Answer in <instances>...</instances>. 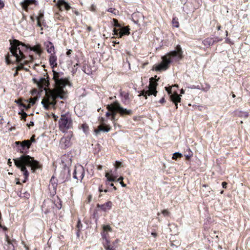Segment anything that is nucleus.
Masks as SVG:
<instances>
[{"label": "nucleus", "mask_w": 250, "mask_h": 250, "mask_svg": "<svg viewBox=\"0 0 250 250\" xmlns=\"http://www.w3.org/2000/svg\"><path fill=\"white\" fill-rule=\"evenodd\" d=\"M52 72L56 89L48 92L45 98L42 101L41 104L46 110H48L50 107H54L58 98L62 100L66 98L67 92L63 88L70 83L67 79L64 78L63 73L57 72L53 69Z\"/></svg>", "instance_id": "obj_1"}, {"label": "nucleus", "mask_w": 250, "mask_h": 250, "mask_svg": "<svg viewBox=\"0 0 250 250\" xmlns=\"http://www.w3.org/2000/svg\"><path fill=\"white\" fill-rule=\"evenodd\" d=\"M10 42L11 47L9 49L11 55L16 58V60L19 62L25 59L26 57L24 53L28 49L38 54H40L42 52L39 45L31 47L29 45H26L16 39L10 41Z\"/></svg>", "instance_id": "obj_2"}, {"label": "nucleus", "mask_w": 250, "mask_h": 250, "mask_svg": "<svg viewBox=\"0 0 250 250\" xmlns=\"http://www.w3.org/2000/svg\"><path fill=\"white\" fill-rule=\"evenodd\" d=\"M15 166L22 172L24 176L22 182L25 183L28 180L29 172L26 167H30L33 172L39 168V163L34 157L26 154L22 155L20 157L14 159Z\"/></svg>", "instance_id": "obj_3"}, {"label": "nucleus", "mask_w": 250, "mask_h": 250, "mask_svg": "<svg viewBox=\"0 0 250 250\" xmlns=\"http://www.w3.org/2000/svg\"><path fill=\"white\" fill-rule=\"evenodd\" d=\"M183 58V51L180 45H177L176 50L170 51L162 57V62L155 65L154 69L156 71H161L167 69L170 64L177 62Z\"/></svg>", "instance_id": "obj_4"}, {"label": "nucleus", "mask_w": 250, "mask_h": 250, "mask_svg": "<svg viewBox=\"0 0 250 250\" xmlns=\"http://www.w3.org/2000/svg\"><path fill=\"white\" fill-rule=\"evenodd\" d=\"M157 85V83L156 82L154 81V78L151 77L150 78L149 84L148 86V89L146 90H143L141 91L140 94L139 95V96L141 95L145 97L146 99L147 98V95H154L156 96L157 95V91L156 90V87Z\"/></svg>", "instance_id": "obj_5"}, {"label": "nucleus", "mask_w": 250, "mask_h": 250, "mask_svg": "<svg viewBox=\"0 0 250 250\" xmlns=\"http://www.w3.org/2000/svg\"><path fill=\"white\" fill-rule=\"evenodd\" d=\"M59 127L61 129H68L72 127V121L68 113L61 115L59 122Z\"/></svg>", "instance_id": "obj_6"}, {"label": "nucleus", "mask_w": 250, "mask_h": 250, "mask_svg": "<svg viewBox=\"0 0 250 250\" xmlns=\"http://www.w3.org/2000/svg\"><path fill=\"white\" fill-rule=\"evenodd\" d=\"M112 104L114 106V109H116L118 113L122 116L125 115H131L133 113L132 110L127 109L126 108L123 107L118 101H115L112 103Z\"/></svg>", "instance_id": "obj_7"}, {"label": "nucleus", "mask_w": 250, "mask_h": 250, "mask_svg": "<svg viewBox=\"0 0 250 250\" xmlns=\"http://www.w3.org/2000/svg\"><path fill=\"white\" fill-rule=\"evenodd\" d=\"M165 88L169 96L170 101L175 104L176 109H177L178 108V103L181 102V100L180 95L176 92L172 93L171 87H165Z\"/></svg>", "instance_id": "obj_8"}, {"label": "nucleus", "mask_w": 250, "mask_h": 250, "mask_svg": "<svg viewBox=\"0 0 250 250\" xmlns=\"http://www.w3.org/2000/svg\"><path fill=\"white\" fill-rule=\"evenodd\" d=\"M17 245L15 239H10L9 236L5 234V242L3 244L4 250H15V248Z\"/></svg>", "instance_id": "obj_9"}, {"label": "nucleus", "mask_w": 250, "mask_h": 250, "mask_svg": "<svg viewBox=\"0 0 250 250\" xmlns=\"http://www.w3.org/2000/svg\"><path fill=\"white\" fill-rule=\"evenodd\" d=\"M48 76H47L46 78L40 77L39 79L34 78L32 79L33 82L36 83L38 86L41 88H43L45 87H48L49 84Z\"/></svg>", "instance_id": "obj_10"}, {"label": "nucleus", "mask_w": 250, "mask_h": 250, "mask_svg": "<svg viewBox=\"0 0 250 250\" xmlns=\"http://www.w3.org/2000/svg\"><path fill=\"white\" fill-rule=\"evenodd\" d=\"M84 175V171L81 166L76 167L73 173V177L77 180H82Z\"/></svg>", "instance_id": "obj_11"}, {"label": "nucleus", "mask_w": 250, "mask_h": 250, "mask_svg": "<svg viewBox=\"0 0 250 250\" xmlns=\"http://www.w3.org/2000/svg\"><path fill=\"white\" fill-rule=\"evenodd\" d=\"M70 169L68 167L64 165L63 169L61 171L60 175V178L61 179L62 182L67 181L70 177Z\"/></svg>", "instance_id": "obj_12"}, {"label": "nucleus", "mask_w": 250, "mask_h": 250, "mask_svg": "<svg viewBox=\"0 0 250 250\" xmlns=\"http://www.w3.org/2000/svg\"><path fill=\"white\" fill-rule=\"evenodd\" d=\"M130 29L127 26H122L120 29L114 28V35L122 38L124 35H128L130 34Z\"/></svg>", "instance_id": "obj_13"}, {"label": "nucleus", "mask_w": 250, "mask_h": 250, "mask_svg": "<svg viewBox=\"0 0 250 250\" xmlns=\"http://www.w3.org/2000/svg\"><path fill=\"white\" fill-rule=\"evenodd\" d=\"M222 41V38H219L218 37L211 38L208 37L203 41V43L204 45L207 47H210L214 43L217 42Z\"/></svg>", "instance_id": "obj_14"}, {"label": "nucleus", "mask_w": 250, "mask_h": 250, "mask_svg": "<svg viewBox=\"0 0 250 250\" xmlns=\"http://www.w3.org/2000/svg\"><path fill=\"white\" fill-rule=\"evenodd\" d=\"M15 144L17 146H19V145H20L21 148L19 149L20 152L22 153L23 152L25 148L29 149L31 146V142L28 140H24L22 142L17 141L15 142Z\"/></svg>", "instance_id": "obj_15"}, {"label": "nucleus", "mask_w": 250, "mask_h": 250, "mask_svg": "<svg viewBox=\"0 0 250 250\" xmlns=\"http://www.w3.org/2000/svg\"><path fill=\"white\" fill-rule=\"evenodd\" d=\"M20 4L23 9L27 11L28 6L32 4L35 5H37L38 1L37 0H23L21 2Z\"/></svg>", "instance_id": "obj_16"}, {"label": "nucleus", "mask_w": 250, "mask_h": 250, "mask_svg": "<svg viewBox=\"0 0 250 250\" xmlns=\"http://www.w3.org/2000/svg\"><path fill=\"white\" fill-rule=\"evenodd\" d=\"M114 106L112 104H107L106 106V108L108 110L110 111H112V115L111 117V120L113 121V123H115L116 121L118 120L117 118V114L118 113L116 109H114Z\"/></svg>", "instance_id": "obj_17"}, {"label": "nucleus", "mask_w": 250, "mask_h": 250, "mask_svg": "<svg viewBox=\"0 0 250 250\" xmlns=\"http://www.w3.org/2000/svg\"><path fill=\"white\" fill-rule=\"evenodd\" d=\"M112 203L111 201H108L106 203L100 205L98 204L97 205V208H99L103 211L106 212L111 208Z\"/></svg>", "instance_id": "obj_18"}, {"label": "nucleus", "mask_w": 250, "mask_h": 250, "mask_svg": "<svg viewBox=\"0 0 250 250\" xmlns=\"http://www.w3.org/2000/svg\"><path fill=\"white\" fill-rule=\"evenodd\" d=\"M105 176L107 178L105 182V184L106 185H109L110 182L116 181V179L117 178V176L112 172V170H111L110 172L106 173Z\"/></svg>", "instance_id": "obj_19"}, {"label": "nucleus", "mask_w": 250, "mask_h": 250, "mask_svg": "<svg viewBox=\"0 0 250 250\" xmlns=\"http://www.w3.org/2000/svg\"><path fill=\"white\" fill-rule=\"evenodd\" d=\"M57 5L61 10H63L64 9L68 10L70 8V6L69 4L64 0H58Z\"/></svg>", "instance_id": "obj_20"}, {"label": "nucleus", "mask_w": 250, "mask_h": 250, "mask_svg": "<svg viewBox=\"0 0 250 250\" xmlns=\"http://www.w3.org/2000/svg\"><path fill=\"white\" fill-rule=\"evenodd\" d=\"M60 144L61 147L65 149L71 145L70 138L69 137H63L61 139Z\"/></svg>", "instance_id": "obj_21"}, {"label": "nucleus", "mask_w": 250, "mask_h": 250, "mask_svg": "<svg viewBox=\"0 0 250 250\" xmlns=\"http://www.w3.org/2000/svg\"><path fill=\"white\" fill-rule=\"evenodd\" d=\"M120 95L122 97V102L125 104H127L129 103V93L123 91L121 89L120 90Z\"/></svg>", "instance_id": "obj_22"}, {"label": "nucleus", "mask_w": 250, "mask_h": 250, "mask_svg": "<svg viewBox=\"0 0 250 250\" xmlns=\"http://www.w3.org/2000/svg\"><path fill=\"white\" fill-rule=\"evenodd\" d=\"M44 45L46 48L47 52L51 54L55 53V48L53 44L51 42H47L44 43Z\"/></svg>", "instance_id": "obj_23"}, {"label": "nucleus", "mask_w": 250, "mask_h": 250, "mask_svg": "<svg viewBox=\"0 0 250 250\" xmlns=\"http://www.w3.org/2000/svg\"><path fill=\"white\" fill-rule=\"evenodd\" d=\"M57 56L55 55L54 53H52L50 55L49 61V64L52 68H54L57 65Z\"/></svg>", "instance_id": "obj_24"}, {"label": "nucleus", "mask_w": 250, "mask_h": 250, "mask_svg": "<svg viewBox=\"0 0 250 250\" xmlns=\"http://www.w3.org/2000/svg\"><path fill=\"white\" fill-rule=\"evenodd\" d=\"M110 130V127L109 126H103L102 125L98 126L97 129L95 130L96 135H98L101 131L108 132Z\"/></svg>", "instance_id": "obj_25"}, {"label": "nucleus", "mask_w": 250, "mask_h": 250, "mask_svg": "<svg viewBox=\"0 0 250 250\" xmlns=\"http://www.w3.org/2000/svg\"><path fill=\"white\" fill-rule=\"evenodd\" d=\"M37 21H42L43 23H45L44 19V12L43 11L40 10L39 11L38 14L36 17Z\"/></svg>", "instance_id": "obj_26"}, {"label": "nucleus", "mask_w": 250, "mask_h": 250, "mask_svg": "<svg viewBox=\"0 0 250 250\" xmlns=\"http://www.w3.org/2000/svg\"><path fill=\"white\" fill-rule=\"evenodd\" d=\"M57 187V186L49 185L48 189L50 192V196L51 197L54 196L56 194Z\"/></svg>", "instance_id": "obj_27"}, {"label": "nucleus", "mask_w": 250, "mask_h": 250, "mask_svg": "<svg viewBox=\"0 0 250 250\" xmlns=\"http://www.w3.org/2000/svg\"><path fill=\"white\" fill-rule=\"evenodd\" d=\"M103 243L104 247L106 250H109L112 248V246H110V241L108 239H106V240Z\"/></svg>", "instance_id": "obj_28"}, {"label": "nucleus", "mask_w": 250, "mask_h": 250, "mask_svg": "<svg viewBox=\"0 0 250 250\" xmlns=\"http://www.w3.org/2000/svg\"><path fill=\"white\" fill-rule=\"evenodd\" d=\"M186 154H185V156L187 160H189L191 157L193 155L192 152L190 150L189 148H188L186 151Z\"/></svg>", "instance_id": "obj_29"}, {"label": "nucleus", "mask_w": 250, "mask_h": 250, "mask_svg": "<svg viewBox=\"0 0 250 250\" xmlns=\"http://www.w3.org/2000/svg\"><path fill=\"white\" fill-rule=\"evenodd\" d=\"M113 23V25L116 28H119V29H120L122 28V26L118 22V21L116 19H112Z\"/></svg>", "instance_id": "obj_30"}, {"label": "nucleus", "mask_w": 250, "mask_h": 250, "mask_svg": "<svg viewBox=\"0 0 250 250\" xmlns=\"http://www.w3.org/2000/svg\"><path fill=\"white\" fill-rule=\"evenodd\" d=\"M113 23V25L116 28H119V29H120L122 28V26L118 22V21L116 19H112Z\"/></svg>", "instance_id": "obj_31"}, {"label": "nucleus", "mask_w": 250, "mask_h": 250, "mask_svg": "<svg viewBox=\"0 0 250 250\" xmlns=\"http://www.w3.org/2000/svg\"><path fill=\"white\" fill-rule=\"evenodd\" d=\"M113 23V25L116 28H119V29H120L122 28V26L118 22V21L116 19H112Z\"/></svg>", "instance_id": "obj_32"}, {"label": "nucleus", "mask_w": 250, "mask_h": 250, "mask_svg": "<svg viewBox=\"0 0 250 250\" xmlns=\"http://www.w3.org/2000/svg\"><path fill=\"white\" fill-rule=\"evenodd\" d=\"M16 61H17V60H16ZM16 62H17L18 63H19V62H18L17 61H16ZM21 62H20V65H19L18 66H17V67H16V69H17V70H18V71L20 70H21V69H23V65H24V64H27V63H28V61H24V62H23V63H21ZM19 63H20V62H19Z\"/></svg>", "instance_id": "obj_33"}, {"label": "nucleus", "mask_w": 250, "mask_h": 250, "mask_svg": "<svg viewBox=\"0 0 250 250\" xmlns=\"http://www.w3.org/2000/svg\"><path fill=\"white\" fill-rule=\"evenodd\" d=\"M98 211H99V209H98L97 208L95 209L94 210V212L92 214L93 218V219H94L95 220V222L96 223L99 218V215H98Z\"/></svg>", "instance_id": "obj_34"}, {"label": "nucleus", "mask_w": 250, "mask_h": 250, "mask_svg": "<svg viewBox=\"0 0 250 250\" xmlns=\"http://www.w3.org/2000/svg\"><path fill=\"white\" fill-rule=\"evenodd\" d=\"M182 157V154L180 152H175L173 154L172 159L176 160Z\"/></svg>", "instance_id": "obj_35"}, {"label": "nucleus", "mask_w": 250, "mask_h": 250, "mask_svg": "<svg viewBox=\"0 0 250 250\" xmlns=\"http://www.w3.org/2000/svg\"><path fill=\"white\" fill-rule=\"evenodd\" d=\"M19 114L21 115V120H23L24 121H26V117L27 116V114L25 112L23 111V110H21V112H19Z\"/></svg>", "instance_id": "obj_36"}, {"label": "nucleus", "mask_w": 250, "mask_h": 250, "mask_svg": "<svg viewBox=\"0 0 250 250\" xmlns=\"http://www.w3.org/2000/svg\"><path fill=\"white\" fill-rule=\"evenodd\" d=\"M82 70L86 74H89L90 73V70L88 66L86 65L85 64H84L82 67Z\"/></svg>", "instance_id": "obj_37"}, {"label": "nucleus", "mask_w": 250, "mask_h": 250, "mask_svg": "<svg viewBox=\"0 0 250 250\" xmlns=\"http://www.w3.org/2000/svg\"><path fill=\"white\" fill-rule=\"evenodd\" d=\"M107 11L113 14L114 15H117L119 14V11L114 8H109L107 9Z\"/></svg>", "instance_id": "obj_38"}, {"label": "nucleus", "mask_w": 250, "mask_h": 250, "mask_svg": "<svg viewBox=\"0 0 250 250\" xmlns=\"http://www.w3.org/2000/svg\"><path fill=\"white\" fill-rule=\"evenodd\" d=\"M103 231L107 232V231H112V229L110 226L107 225H103Z\"/></svg>", "instance_id": "obj_39"}, {"label": "nucleus", "mask_w": 250, "mask_h": 250, "mask_svg": "<svg viewBox=\"0 0 250 250\" xmlns=\"http://www.w3.org/2000/svg\"><path fill=\"white\" fill-rule=\"evenodd\" d=\"M57 179H55L53 176L52 177V178H51L50 180V184L49 185H53L54 186H57L58 185V183H57Z\"/></svg>", "instance_id": "obj_40"}, {"label": "nucleus", "mask_w": 250, "mask_h": 250, "mask_svg": "<svg viewBox=\"0 0 250 250\" xmlns=\"http://www.w3.org/2000/svg\"><path fill=\"white\" fill-rule=\"evenodd\" d=\"M84 133H86L88 130V126L86 124H83L81 125Z\"/></svg>", "instance_id": "obj_41"}, {"label": "nucleus", "mask_w": 250, "mask_h": 250, "mask_svg": "<svg viewBox=\"0 0 250 250\" xmlns=\"http://www.w3.org/2000/svg\"><path fill=\"white\" fill-rule=\"evenodd\" d=\"M55 205L56 207L58 209H60L62 208V204L59 198H58L57 200L55 201Z\"/></svg>", "instance_id": "obj_42"}, {"label": "nucleus", "mask_w": 250, "mask_h": 250, "mask_svg": "<svg viewBox=\"0 0 250 250\" xmlns=\"http://www.w3.org/2000/svg\"><path fill=\"white\" fill-rule=\"evenodd\" d=\"M172 25L175 27H178L179 26L178 19H176V18H174L172 19Z\"/></svg>", "instance_id": "obj_43"}, {"label": "nucleus", "mask_w": 250, "mask_h": 250, "mask_svg": "<svg viewBox=\"0 0 250 250\" xmlns=\"http://www.w3.org/2000/svg\"><path fill=\"white\" fill-rule=\"evenodd\" d=\"M79 65V63H77L76 64L74 65L71 72L72 75H74L76 72L77 71L78 66Z\"/></svg>", "instance_id": "obj_44"}, {"label": "nucleus", "mask_w": 250, "mask_h": 250, "mask_svg": "<svg viewBox=\"0 0 250 250\" xmlns=\"http://www.w3.org/2000/svg\"><path fill=\"white\" fill-rule=\"evenodd\" d=\"M19 106L23 107L26 110H27L28 109H29L31 107V104H25L22 103H20L19 104Z\"/></svg>", "instance_id": "obj_45"}, {"label": "nucleus", "mask_w": 250, "mask_h": 250, "mask_svg": "<svg viewBox=\"0 0 250 250\" xmlns=\"http://www.w3.org/2000/svg\"><path fill=\"white\" fill-rule=\"evenodd\" d=\"M123 177L122 176L120 177L119 178L116 179V181H120V184L123 187H125L126 185L123 182Z\"/></svg>", "instance_id": "obj_46"}, {"label": "nucleus", "mask_w": 250, "mask_h": 250, "mask_svg": "<svg viewBox=\"0 0 250 250\" xmlns=\"http://www.w3.org/2000/svg\"><path fill=\"white\" fill-rule=\"evenodd\" d=\"M188 88H190V89H201L200 86L199 85H189L188 86Z\"/></svg>", "instance_id": "obj_47"}, {"label": "nucleus", "mask_w": 250, "mask_h": 250, "mask_svg": "<svg viewBox=\"0 0 250 250\" xmlns=\"http://www.w3.org/2000/svg\"><path fill=\"white\" fill-rule=\"evenodd\" d=\"M101 235H102V238L104 240V241L106 240V239H107V235H108V233L107 232H104L103 231L102 232H101Z\"/></svg>", "instance_id": "obj_48"}, {"label": "nucleus", "mask_w": 250, "mask_h": 250, "mask_svg": "<svg viewBox=\"0 0 250 250\" xmlns=\"http://www.w3.org/2000/svg\"><path fill=\"white\" fill-rule=\"evenodd\" d=\"M162 213L165 217L169 216L170 215V212L167 209H164V210H162Z\"/></svg>", "instance_id": "obj_49"}, {"label": "nucleus", "mask_w": 250, "mask_h": 250, "mask_svg": "<svg viewBox=\"0 0 250 250\" xmlns=\"http://www.w3.org/2000/svg\"><path fill=\"white\" fill-rule=\"evenodd\" d=\"M10 55L8 54L5 57V62L7 64H10L12 63L11 61L9 59Z\"/></svg>", "instance_id": "obj_50"}, {"label": "nucleus", "mask_w": 250, "mask_h": 250, "mask_svg": "<svg viewBox=\"0 0 250 250\" xmlns=\"http://www.w3.org/2000/svg\"><path fill=\"white\" fill-rule=\"evenodd\" d=\"M82 227H83V225H82V223L81 222L80 220H79L78 221L77 225V228H78V229H79V230H81V229H82Z\"/></svg>", "instance_id": "obj_51"}, {"label": "nucleus", "mask_w": 250, "mask_h": 250, "mask_svg": "<svg viewBox=\"0 0 250 250\" xmlns=\"http://www.w3.org/2000/svg\"><path fill=\"white\" fill-rule=\"evenodd\" d=\"M122 166V163L121 162H119V161H116L115 162V167H116V170L119 168L120 167H121Z\"/></svg>", "instance_id": "obj_52"}, {"label": "nucleus", "mask_w": 250, "mask_h": 250, "mask_svg": "<svg viewBox=\"0 0 250 250\" xmlns=\"http://www.w3.org/2000/svg\"><path fill=\"white\" fill-rule=\"evenodd\" d=\"M28 141H30L31 142V145L32 144V143H35L36 142V140H35V135H33L30 139V140H28Z\"/></svg>", "instance_id": "obj_53"}, {"label": "nucleus", "mask_w": 250, "mask_h": 250, "mask_svg": "<svg viewBox=\"0 0 250 250\" xmlns=\"http://www.w3.org/2000/svg\"><path fill=\"white\" fill-rule=\"evenodd\" d=\"M45 23H43L42 21H37V25L39 27H41L42 25L45 26Z\"/></svg>", "instance_id": "obj_54"}, {"label": "nucleus", "mask_w": 250, "mask_h": 250, "mask_svg": "<svg viewBox=\"0 0 250 250\" xmlns=\"http://www.w3.org/2000/svg\"><path fill=\"white\" fill-rule=\"evenodd\" d=\"M99 191L100 192H102L103 191H104V192H107L108 191V190L105 189L104 190H103V186H102V185H101L99 187Z\"/></svg>", "instance_id": "obj_55"}, {"label": "nucleus", "mask_w": 250, "mask_h": 250, "mask_svg": "<svg viewBox=\"0 0 250 250\" xmlns=\"http://www.w3.org/2000/svg\"><path fill=\"white\" fill-rule=\"evenodd\" d=\"M26 101L27 102H29V103H30L29 104H31V105L34 104L35 103V101L34 100H33L32 99H30L29 101L26 100Z\"/></svg>", "instance_id": "obj_56"}, {"label": "nucleus", "mask_w": 250, "mask_h": 250, "mask_svg": "<svg viewBox=\"0 0 250 250\" xmlns=\"http://www.w3.org/2000/svg\"><path fill=\"white\" fill-rule=\"evenodd\" d=\"M112 115V111H110L109 110H108L106 113V116L107 117H108L109 116H111Z\"/></svg>", "instance_id": "obj_57"}, {"label": "nucleus", "mask_w": 250, "mask_h": 250, "mask_svg": "<svg viewBox=\"0 0 250 250\" xmlns=\"http://www.w3.org/2000/svg\"><path fill=\"white\" fill-rule=\"evenodd\" d=\"M34 125V123L33 121H30L29 124H27V126L30 128L31 126H33Z\"/></svg>", "instance_id": "obj_58"}, {"label": "nucleus", "mask_w": 250, "mask_h": 250, "mask_svg": "<svg viewBox=\"0 0 250 250\" xmlns=\"http://www.w3.org/2000/svg\"><path fill=\"white\" fill-rule=\"evenodd\" d=\"M4 6V2L2 0H0V9H2Z\"/></svg>", "instance_id": "obj_59"}, {"label": "nucleus", "mask_w": 250, "mask_h": 250, "mask_svg": "<svg viewBox=\"0 0 250 250\" xmlns=\"http://www.w3.org/2000/svg\"><path fill=\"white\" fill-rule=\"evenodd\" d=\"M227 184H228L227 183H226V182H222V187L224 188H226Z\"/></svg>", "instance_id": "obj_60"}, {"label": "nucleus", "mask_w": 250, "mask_h": 250, "mask_svg": "<svg viewBox=\"0 0 250 250\" xmlns=\"http://www.w3.org/2000/svg\"><path fill=\"white\" fill-rule=\"evenodd\" d=\"M166 101L164 97H163L160 101H159V103L160 104H163L165 103Z\"/></svg>", "instance_id": "obj_61"}, {"label": "nucleus", "mask_w": 250, "mask_h": 250, "mask_svg": "<svg viewBox=\"0 0 250 250\" xmlns=\"http://www.w3.org/2000/svg\"><path fill=\"white\" fill-rule=\"evenodd\" d=\"M71 52H72V50L71 49H69L67 51L66 53V55L67 56H69L71 54Z\"/></svg>", "instance_id": "obj_62"}, {"label": "nucleus", "mask_w": 250, "mask_h": 250, "mask_svg": "<svg viewBox=\"0 0 250 250\" xmlns=\"http://www.w3.org/2000/svg\"><path fill=\"white\" fill-rule=\"evenodd\" d=\"M112 43H113L112 45H113V46H115V45H116V44H119V42H116V41H113V42H112Z\"/></svg>", "instance_id": "obj_63"}, {"label": "nucleus", "mask_w": 250, "mask_h": 250, "mask_svg": "<svg viewBox=\"0 0 250 250\" xmlns=\"http://www.w3.org/2000/svg\"><path fill=\"white\" fill-rule=\"evenodd\" d=\"M226 42L228 43H230L231 42L229 38H227L226 39Z\"/></svg>", "instance_id": "obj_64"}]
</instances>
